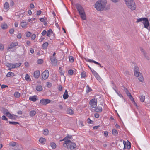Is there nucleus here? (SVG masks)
Returning a JSON list of instances; mask_svg holds the SVG:
<instances>
[{
    "mask_svg": "<svg viewBox=\"0 0 150 150\" xmlns=\"http://www.w3.org/2000/svg\"><path fill=\"white\" fill-rule=\"evenodd\" d=\"M50 100L49 99H42L40 100V103L43 105H46L50 103Z\"/></svg>",
    "mask_w": 150,
    "mask_h": 150,
    "instance_id": "obj_7",
    "label": "nucleus"
},
{
    "mask_svg": "<svg viewBox=\"0 0 150 150\" xmlns=\"http://www.w3.org/2000/svg\"><path fill=\"white\" fill-rule=\"evenodd\" d=\"M69 61L71 62H74V59L73 57L72 56H70L69 57Z\"/></svg>",
    "mask_w": 150,
    "mask_h": 150,
    "instance_id": "obj_45",
    "label": "nucleus"
},
{
    "mask_svg": "<svg viewBox=\"0 0 150 150\" xmlns=\"http://www.w3.org/2000/svg\"><path fill=\"white\" fill-rule=\"evenodd\" d=\"M125 2L128 8L131 9H135L136 5L133 0H125Z\"/></svg>",
    "mask_w": 150,
    "mask_h": 150,
    "instance_id": "obj_2",
    "label": "nucleus"
},
{
    "mask_svg": "<svg viewBox=\"0 0 150 150\" xmlns=\"http://www.w3.org/2000/svg\"><path fill=\"white\" fill-rule=\"evenodd\" d=\"M106 4V0H98L95 4V7L96 9H103Z\"/></svg>",
    "mask_w": 150,
    "mask_h": 150,
    "instance_id": "obj_1",
    "label": "nucleus"
},
{
    "mask_svg": "<svg viewBox=\"0 0 150 150\" xmlns=\"http://www.w3.org/2000/svg\"><path fill=\"white\" fill-rule=\"evenodd\" d=\"M136 76L138 77V79L140 82H142L143 81V78L141 73L139 74L138 76Z\"/></svg>",
    "mask_w": 150,
    "mask_h": 150,
    "instance_id": "obj_19",
    "label": "nucleus"
},
{
    "mask_svg": "<svg viewBox=\"0 0 150 150\" xmlns=\"http://www.w3.org/2000/svg\"><path fill=\"white\" fill-rule=\"evenodd\" d=\"M95 77L99 82L102 81V79L98 74Z\"/></svg>",
    "mask_w": 150,
    "mask_h": 150,
    "instance_id": "obj_38",
    "label": "nucleus"
},
{
    "mask_svg": "<svg viewBox=\"0 0 150 150\" xmlns=\"http://www.w3.org/2000/svg\"><path fill=\"white\" fill-rule=\"evenodd\" d=\"M59 70H60V73L61 75H64V72L62 71V67H60L59 68Z\"/></svg>",
    "mask_w": 150,
    "mask_h": 150,
    "instance_id": "obj_37",
    "label": "nucleus"
},
{
    "mask_svg": "<svg viewBox=\"0 0 150 150\" xmlns=\"http://www.w3.org/2000/svg\"><path fill=\"white\" fill-rule=\"evenodd\" d=\"M53 33V31L52 30L50 29L47 31V35L49 37H50L51 34Z\"/></svg>",
    "mask_w": 150,
    "mask_h": 150,
    "instance_id": "obj_25",
    "label": "nucleus"
},
{
    "mask_svg": "<svg viewBox=\"0 0 150 150\" xmlns=\"http://www.w3.org/2000/svg\"><path fill=\"white\" fill-rule=\"evenodd\" d=\"M25 78V79L28 81L31 80V79L30 76L27 74H26Z\"/></svg>",
    "mask_w": 150,
    "mask_h": 150,
    "instance_id": "obj_31",
    "label": "nucleus"
},
{
    "mask_svg": "<svg viewBox=\"0 0 150 150\" xmlns=\"http://www.w3.org/2000/svg\"><path fill=\"white\" fill-rule=\"evenodd\" d=\"M134 70V75L135 76H138L139 74L140 73L139 72V68L137 66H135Z\"/></svg>",
    "mask_w": 150,
    "mask_h": 150,
    "instance_id": "obj_10",
    "label": "nucleus"
},
{
    "mask_svg": "<svg viewBox=\"0 0 150 150\" xmlns=\"http://www.w3.org/2000/svg\"><path fill=\"white\" fill-rule=\"evenodd\" d=\"M81 18L83 20L86 19V17L84 10H77Z\"/></svg>",
    "mask_w": 150,
    "mask_h": 150,
    "instance_id": "obj_5",
    "label": "nucleus"
},
{
    "mask_svg": "<svg viewBox=\"0 0 150 150\" xmlns=\"http://www.w3.org/2000/svg\"><path fill=\"white\" fill-rule=\"evenodd\" d=\"M77 9H83L82 6L79 4L77 3L75 4Z\"/></svg>",
    "mask_w": 150,
    "mask_h": 150,
    "instance_id": "obj_22",
    "label": "nucleus"
},
{
    "mask_svg": "<svg viewBox=\"0 0 150 150\" xmlns=\"http://www.w3.org/2000/svg\"><path fill=\"white\" fill-rule=\"evenodd\" d=\"M76 147V144L75 143L71 142L70 144L69 148L71 150H73Z\"/></svg>",
    "mask_w": 150,
    "mask_h": 150,
    "instance_id": "obj_16",
    "label": "nucleus"
},
{
    "mask_svg": "<svg viewBox=\"0 0 150 150\" xmlns=\"http://www.w3.org/2000/svg\"><path fill=\"white\" fill-rule=\"evenodd\" d=\"M3 112L4 114L5 115H7L9 112L6 109H4L3 111Z\"/></svg>",
    "mask_w": 150,
    "mask_h": 150,
    "instance_id": "obj_44",
    "label": "nucleus"
},
{
    "mask_svg": "<svg viewBox=\"0 0 150 150\" xmlns=\"http://www.w3.org/2000/svg\"><path fill=\"white\" fill-rule=\"evenodd\" d=\"M72 136L71 135H68L67 136L65 137L63 139L60 140L59 141L61 142L63 140H66V139H70L72 137Z\"/></svg>",
    "mask_w": 150,
    "mask_h": 150,
    "instance_id": "obj_32",
    "label": "nucleus"
},
{
    "mask_svg": "<svg viewBox=\"0 0 150 150\" xmlns=\"http://www.w3.org/2000/svg\"><path fill=\"white\" fill-rule=\"evenodd\" d=\"M39 141L41 143L44 144V142L45 141V139L43 138H40L39 139Z\"/></svg>",
    "mask_w": 150,
    "mask_h": 150,
    "instance_id": "obj_36",
    "label": "nucleus"
},
{
    "mask_svg": "<svg viewBox=\"0 0 150 150\" xmlns=\"http://www.w3.org/2000/svg\"><path fill=\"white\" fill-rule=\"evenodd\" d=\"M81 78H84L86 77V73L84 71H83L81 74Z\"/></svg>",
    "mask_w": 150,
    "mask_h": 150,
    "instance_id": "obj_28",
    "label": "nucleus"
},
{
    "mask_svg": "<svg viewBox=\"0 0 150 150\" xmlns=\"http://www.w3.org/2000/svg\"><path fill=\"white\" fill-rule=\"evenodd\" d=\"M50 59L52 64L55 65L57 64V60L55 57H52L51 56Z\"/></svg>",
    "mask_w": 150,
    "mask_h": 150,
    "instance_id": "obj_12",
    "label": "nucleus"
},
{
    "mask_svg": "<svg viewBox=\"0 0 150 150\" xmlns=\"http://www.w3.org/2000/svg\"><path fill=\"white\" fill-rule=\"evenodd\" d=\"M85 60L86 61L88 62L91 63L93 62L97 65H99L101 68H102L103 67V66H102L101 65V64H100V63H98L93 60L90 59L88 58H85Z\"/></svg>",
    "mask_w": 150,
    "mask_h": 150,
    "instance_id": "obj_9",
    "label": "nucleus"
},
{
    "mask_svg": "<svg viewBox=\"0 0 150 150\" xmlns=\"http://www.w3.org/2000/svg\"><path fill=\"white\" fill-rule=\"evenodd\" d=\"M126 94L127 96H128L129 98L130 99L131 101L132 102H134L135 103V101L132 97V96L131 95V93L129 92V91H128L126 93Z\"/></svg>",
    "mask_w": 150,
    "mask_h": 150,
    "instance_id": "obj_15",
    "label": "nucleus"
},
{
    "mask_svg": "<svg viewBox=\"0 0 150 150\" xmlns=\"http://www.w3.org/2000/svg\"><path fill=\"white\" fill-rule=\"evenodd\" d=\"M27 25V23L25 22H21V25L22 28H25L26 27Z\"/></svg>",
    "mask_w": 150,
    "mask_h": 150,
    "instance_id": "obj_33",
    "label": "nucleus"
},
{
    "mask_svg": "<svg viewBox=\"0 0 150 150\" xmlns=\"http://www.w3.org/2000/svg\"><path fill=\"white\" fill-rule=\"evenodd\" d=\"M62 88V86L61 85H59L58 87V89L60 91H61Z\"/></svg>",
    "mask_w": 150,
    "mask_h": 150,
    "instance_id": "obj_63",
    "label": "nucleus"
},
{
    "mask_svg": "<svg viewBox=\"0 0 150 150\" xmlns=\"http://www.w3.org/2000/svg\"><path fill=\"white\" fill-rule=\"evenodd\" d=\"M95 108V111L96 112H100L102 111V108L101 107L98 106L97 107H96Z\"/></svg>",
    "mask_w": 150,
    "mask_h": 150,
    "instance_id": "obj_18",
    "label": "nucleus"
},
{
    "mask_svg": "<svg viewBox=\"0 0 150 150\" xmlns=\"http://www.w3.org/2000/svg\"><path fill=\"white\" fill-rule=\"evenodd\" d=\"M92 91L91 88L88 85H87L86 86V92L87 93H88L89 92Z\"/></svg>",
    "mask_w": 150,
    "mask_h": 150,
    "instance_id": "obj_26",
    "label": "nucleus"
},
{
    "mask_svg": "<svg viewBox=\"0 0 150 150\" xmlns=\"http://www.w3.org/2000/svg\"><path fill=\"white\" fill-rule=\"evenodd\" d=\"M122 87L123 88L122 89L123 91H124L126 93L129 91L128 90L127 88H126L125 86H122Z\"/></svg>",
    "mask_w": 150,
    "mask_h": 150,
    "instance_id": "obj_53",
    "label": "nucleus"
},
{
    "mask_svg": "<svg viewBox=\"0 0 150 150\" xmlns=\"http://www.w3.org/2000/svg\"><path fill=\"white\" fill-rule=\"evenodd\" d=\"M144 18H138L137 19V21H136V22L139 23L141 22L144 20Z\"/></svg>",
    "mask_w": 150,
    "mask_h": 150,
    "instance_id": "obj_39",
    "label": "nucleus"
},
{
    "mask_svg": "<svg viewBox=\"0 0 150 150\" xmlns=\"http://www.w3.org/2000/svg\"><path fill=\"white\" fill-rule=\"evenodd\" d=\"M16 144V142H12L9 144V145L11 146H14Z\"/></svg>",
    "mask_w": 150,
    "mask_h": 150,
    "instance_id": "obj_43",
    "label": "nucleus"
},
{
    "mask_svg": "<svg viewBox=\"0 0 150 150\" xmlns=\"http://www.w3.org/2000/svg\"><path fill=\"white\" fill-rule=\"evenodd\" d=\"M51 146L53 149H55L56 147V144L54 142H52L51 143Z\"/></svg>",
    "mask_w": 150,
    "mask_h": 150,
    "instance_id": "obj_41",
    "label": "nucleus"
},
{
    "mask_svg": "<svg viewBox=\"0 0 150 150\" xmlns=\"http://www.w3.org/2000/svg\"><path fill=\"white\" fill-rule=\"evenodd\" d=\"M140 100L142 102H143L144 101L145 99V96H144L142 95L139 97Z\"/></svg>",
    "mask_w": 150,
    "mask_h": 150,
    "instance_id": "obj_29",
    "label": "nucleus"
},
{
    "mask_svg": "<svg viewBox=\"0 0 150 150\" xmlns=\"http://www.w3.org/2000/svg\"><path fill=\"white\" fill-rule=\"evenodd\" d=\"M36 89L38 91H41L42 90V87L40 85H38L36 87Z\"/></svg>",
    "mask_w": 150,
    "mask_h": 150,
    "instance_id": "obj_21",
    "label": "nucleus"
},
{
    "mask_svg": "<svg viewBox=\"0 0 150 150\" xmlns=\"http://www.w3.org/2000/svg\"><path fill=\"white\" fill-rule=\"evenodd\" d=\"M36 114V112L35 110H32L30 112V115L31 117L34 116Z\"/></svg>",
    "mask_w": 150,
    "mask_h": 150,
    "instance_id": "obj_30",
    "label": "nucleus"
},
{
    "mask_svg": "<svg viewBox=\"0 0 150 150\" xmlns=\"http://www.w3.org/2000/svg\"><path fill=\"white\" fill-rule=\"evenodd\" d=\"M69 97V95L68 94V92L67 90H66L65 91L63 95V98L64 99H67Z\"/></svg>",
    "mask_w": 150,
    "mask_h": 150,
    "instance_id": "obj_20",
    "label": "nucleus"
},
{
    "mask_svg": "<svg viewBox=\"0 0 150 150\" xmlns=\"http://www.w3.org/2000/svg\"><path fill=\"white\" fill-rule=\"evenodd\" d=\"M4 49V46L2 44H0V50H3Z\"/></svg>",
    "mask_w": 150,
    "mask_h": 150,
    "instance_id": "obj_57",
    "label": "nucleus"
},
{
    "mask_svg": "<svg viewBox=\"0 0 150 150\" xmlns=\"http://www.w3.org/2000/svg\"><path fill=\"white\" fill-rule=\"evenodd\" d=\"M48 45V43L45 42L42 45V47L43 49H46L47 48Z\"/></svg>",
    "mask_w": 150,
    "mask_h": 150,
    "instance_id": "obj_23",
    "label": "nucleus"
},
{
    "mask_svg": "<svg viewBox=\"0 0 150 150\" xmlns=\"http://www.w3.org/2000/svg\"><path fill=\"white\" fill-rule=\"evenodd\" d=\"M125 74L126 76H128L129 75V72L128 71H125Z\"/></svg>",
    "mask_w": 150,
    "mask_h": 150,
    "instance_id": "obj_64",
    "label": "nucleus"
},
{
    "mask_svg": "<svg viewBox=\"0 0 150 150\" xmlns=\"http://www.w3.org/2000/svg\"><path fill=\"white\" fill-rule=\"evenodd\" d=\"M94 116L96 118H98L99 117V115L98 114L96 113L94 114Z\"/></svg>",
    "mask_w": 150,
    "mask_h": 150,
    "instance_id": "obj_62",
    "label": "nucleus"
},
{
    "mask_svg": "<svg viewBox=\"0 0 150 150\" xmlns=\"http://www.w3.org/2000/svg\"><path fill=\"white\" fill-rule=\"evenodd\" d=\"M97 98H94L91 100L89 103V104L92 108H95L97 106Z\"/></svg>",
    "mask_w": 150,
    "mask_h": 150,
    "instance_id": "obj_3",
    "label": "nucleus"
},
{
    "mask_svg": "<svg viewBox=\"0 0 150 150\" xmlns=\"http://www.w3.org/2000/svg\"><path fill=\"white\" fill-rule=\"evenodd\" d=\"M14 75V73L11 72H10L7 73V74L6 75V76L7 77H10L11 76H13Z\"/></svg>",
    "mask_w": 150,
    "mask_h": 150,
    "instance_id": "obj_40",
    "label": "nucleus"
},
{
    "mask_svg": "<svg viewBox=\"0 0 150 150\" xmlns=\"http://www.w3.org/2000/svg\"><path fill=\"white\" fill-rule=\"evenodd\" d=\"M46 18H40V20L42 22H45Z\"/></svg>",
    "mask_w": 150,
    "mask_h": 150,
    "instance_id": "obj_58",
    "label": "nucleus"
},
{
    "mask_svg": "<svg viewBox=\"0 0 150 150\" xmlns=\"http://www.w3.org/2000/svg\"><path fill=\"white\" fill-rule=\"evenodd\" d=\"M31 33L29 32H28L26 33V35L27 37H29L31 35Z\"/></svg>",
    "mask_w": 150,
    "mask_h": 150,
    "instance_id": "obj_60",
    "label": "nucleus"
},
{
    "mask_svg": "<svg viewBox=\"0 0 150 150\" xmlns=\"http://www.w3.org/2000/svg\"><path fill=\"white\" fill-rule=\"evenodd\" d=\"M123 143L124 145L123 148L124 149H125L127 148L128 149H130L131 143L129 141H128V142L127 143L125 141H123Z\"/></svg>",
    "mask_w": 150,
    "mask_h": 150,
    "instance_id": "obj_8",
    "label": "nucleus"
},
{
    "mask_svg": "<svg viewBox=\"0 0 150 150\" xmlns=\"http://www.w3.org/2000/svg\"><path fill=\"white\" fill-rule=\"evenodd\" d=\"M43 60L41 59H38L37 61L38 63L39 64H41L42 63H43Z\"/></svg>",
    "mask_w": 150,
    "mask_h": 150,
    "instance_id": "obj_52",
    "label": "nucleus"
},
{
    "mask_svg": "<svg viewBox=\"0 0 150 150\" xmlns=\"http://www.w3.org/2000/svg\"><path fill=\"white\" fill-rule=\"evenodd\" d=\"M73 71L71 69L69 70L68 71V74L71 75H72L73 74Z\"/></svg>",
    "mask_w": 150,
    "mask_h": 150,
    "instance_id": "obj_47",
    "label": "nucleus"
},
{
    "mask_svg": "<svg viewBox=\"0 0 150 150\" xmlns=\"http://www.w3.org/2000/svg\"><path fill=\"white\" fill-rule=\"evenodd\" d=\"M14 96L16 98H18L19 97V93L18 92H16L14 93Z\"/></svg>",
    "mask_w": 150,
    "mask_h": 150,
    "instance_id": "obj_56",
    "label": "nucleus"
},
{
    "mask_svg": "<svg viewBox=\"0 0 150 150\" xmlns=\"http://www.w3.org/2000/svg\"><path fill=\"white\" fill-rule=\"evenodd\" d=\"M52 85V83L49 82H47V86L48 88H50L51 87Z\"/></svg>",
    "mask_w": 150,
    "mask_h": 150,
    "instance_id": "obj_50",
    "label": "nucleus"
},
{
    "mask_svg": "<svg viewBox=\"0 0 150 150\" xmlns=\"http://www.w3.org/2000/svg\"><path fill=\"white\" fill-rule=\"evenodd\" d=\"M67 111L68 113L69 114H70L72 115L74 113V111L71 109H68L67 110Z\"/></svg>",
    "mask_w": 150,
    "mask_h": 150,
    "instance_id": "obj_35",
    "label": "nucleus"
},
{
    "mask_svg": "<svg viewBox=\"0 0 150 150\" xmlns=\"http://www.w3.org/2000/svg\"><path fill=\"white\" fill-rule=\"evenodd\" d=\"M36 38V35L35 34H33L31 37V38L32 39L34 40Z\"/></svg>",
    "mask_w": 150,
    "mask_h": 150,
    "instance_id": "obj_51",
    "label": "nucleus"
},
{
    "mask_svg": "<svg viewBox=\"0 0 150 150\" xmlns=\"http://www.w3.org/2000/svg\"><path fill=\"white\" fill-rule=\"evenodd\" d=\"M19 67V64L18 63H16L14 64H11V66L10 67V68H15Z\"/></svg>",
    "mask_w": 150,
    "mask_h": 150,
    "instance_id": "obj_24",
    "label": "nucleus"
},
{
    "mask_svg": "<svg viewBox=\"0 0 150 150\" xmlns=\"http://www.w3.org/2000/svg\"><path fill=\"white\" fill-rule=\"evenodd\" d=\"M9 123L10 124H12L13 125H16V124H18V123L17 122H11V121L9 122Z\"/></svg>",
    "mask_w": 150,
    "mask_h": 150,
    "instance_id": "obj_61",
    "label": "nucleus"
},
{
    "mask_svg": "<svg viewBox=\"0 0 150 150\" xmlns=\"http://www.w3.org/2000/svg\"><path fill=\"white\" fill-rule=\"evenodd\" d=\"M49 71L47 70H45L42 74V76L43 79H46L49 76Z\"/></svg>",
    "mask_w": 150,
    "mask_h": 150,
    "instance_id": "obj_6",
    "label": "nucleus"
},
{
    "mask_svg": "<svg viewBox=\"0 0 150 150\" xmlns=\"http://www.w3.org/2000/svg\"><path fill=\"white\" fill-rule=\"evenodd\" d=\"M14 31V29L11 28L10 30L9 33L11 34H13Z\"/></svg>",
    "mask_w": 150,
    "mask_h": 150,
    "instance_id": "obj_55",
    "label": "nucleus"
},
{
    "mask_svg": "<svg viewBox=\"0 0 150 150\" xmlns=\"http://www.w3.org/2000/svg\"><path fill=\"white\" fill-rule=\"evenodd\" d=\"M64 143L63 144V145H64L65 144L67 145L69 143H71V141L68 140V139H66V140H64Z\"/></svg>",
    "mask_w": 150,
    "mask_h": 150,
    "instance_id": "obj_34",
    "label": "nucleus"
},
{
    "mask_svg": "<svg viewBox=\"0 0 150 150\" xmlns=\"http://www.w3.org/2000/svg\"><path fill=\"white\" fill-rule=\"evenodd\" d=\"M112 134L113 135H116L118 134V132L117 130L116 129H112Z\"/></svg>",
    "mask_w": 150,
    "mask_h": 150,
    "instance_id": "obj_42",
    "label": "nucleus"
},
{
    "mask_svg": "<svg viewBox=\"0 0 150 150\" xmlns=\"http://www.w3.org/2000/svg\"><path fill=\"white\" fill-rule=\"evenodd\" d=\"M37 96L34 95L30 96L29 98V100L33 102H35L37 100Z\"/></svg>",
    "mask_w": 150,
    "mask_h": 150,
    "instance_id": "obj_14",
    "label": "nucleus"
},
{
    "mask_svg": "<svg viewBox=\"0 0 150 150\" xmlns=\"http://www.w3.org/2000/svg\"><path fill=\"white\" fill-rule=\"evenodd\" d=\"M9 7V5L8 3L7 2H6L5 3L4 5V8L5 9L8 8Z\"/></svg>",
    "mask_w": 150,
    "mask_h": 150,
    "instance_id": "obj_27",
    "label": "nucleus"
},
{
    "mask_svg": "<svg viewBox=\"0 0 150 150\" xmlns=\"http://www.w3.org/2000/svg\"><path fill=\"white\" fill-rule=\"evenodd\" d=\"M2 28L3 29L6 28L7 27V25L6 24H4L1 25Z\"/></svg>",
    "mask_w": 150,
    "mask_h": 150,
    "instance_id": "obj_46",
    "label": "nucleus"
},
{
    "mask_svg": "<svg viewBox=\"0 0 150 150\" xmlns=\"http://www.w3.org/2000/svg\"><path fill=\"white\" fill-rule=\"evenodd\" d=\"M116 93L120 97H122V98H123V96L120 93H119L117 90H115Z\"/></svg>",
    "mask_w": 150,
    "mask_h": 150,
    "instance_id": "obj_48",
    "label": "nucleus"
},
{
    "mask_svg": "<svg viewBox=\"0 0 150 150\" xmlns=\"http://www.w3.org/2000/svg\"><path fill=\"white\" fill-rule=\"evenodd\" d=\"M141 51V52L142 53V54L144 55V57L147 59L148 60H149L150 59V58L147 55V53L145 52V51L144 50L143 48H141L140 50Z\"/></svg>",
    "mask_w": 150,
    "mask_h": 150,
    "instance_id": "obj_11",
    "label": "nucleus"
},
{
    "mask_svg": "<svg viewBox=\"0 0 150 150\" xmlns=\"http://www.w3.org/2000/svg\"><path fill=\"white\" fill-rule=\"evenodd\" d=\"M48 133V130L47 129H45L44 131L43 134L45 135H47Z\"/></svg>",
    "mask_w": 150,
    "mask_h": 150,
    "instance_id": "obj_49",
    "label": "nucleus"
},
{
    "mask_svg": "<svg viewBox=\"0 0 150 150\" xmlns=\"http://www.w3.org/2000/svg\"><path fill=\"white\" fill-rule=\"evenodd\" d=\"M142 23L144 25V27L147 29L148 30H150L149 27V23L148 19L147 18H144V20L143 21Z\"/></svg>",
    "mask_w": 150,
    "mask_h": 150,
    "instance_id": "obj_4",
    "label": "nucleus"
},
{
    "mask_svg": "<svg viewBox=\"0 0 150 150\" xmlns=\"http://www.w3.org/2000/svg\"><path fill=\"white\" fill-rule=\"evenodd\" d=\"M40 73L39 70L35 71L34 72L33 76L36 79H38L40 76Z\"/></svg>",
    "mask_w": 150,
    "mask_h": 150,
    "instance_id": "obj_13",
    "label": "nucleus"
},
{
    "mask_svg": "<svg viewBox=\"0 0 150 150\" xmlns=\"http://www.w3.org/2000/svg\"><path fill=\"white\" fill-rule=\"evenodd\" d=\"M47 33V32L45 30H44L42 33L41 34L43 36H44Z\"/></svg>",
    "mask_w": 150,
    "mask_h": 150,
    "instance_id": "obj_59",
    "label": "nucleus"
},
{
    "mask_svg": "<svg viewBox=\"0 0 150 150\" xmlns=\"http://www.w3.org/2000/svg\"><path fill=\"white\" fill-rule=\"evenodd\" d=\"M18 45V42H15L12 43L10 45L8 46V49H11L14 46Z\"/></svg>",
    "mask_w": 150,
    "mask_h": 150,
    "instance_id": "obj_17",
    "label": "nucleus"
},
{
    "mask_svg": "<svg viewBox=\"0 0 150 150\" xmlns=\"http://www.w3.org/2000/svg\"><path fill=\"white\" fill-rule=\"evenodd\" d=\"M87 123H88L91 124L92 123V122H93V121L91 120L89 118H88L87 119Z\"/></svg>",
    "mask_w": 150,
    "mask_h": 150,
    "instance_id": "obj_54",
    "label": "nucleus"
}]
</instances>
